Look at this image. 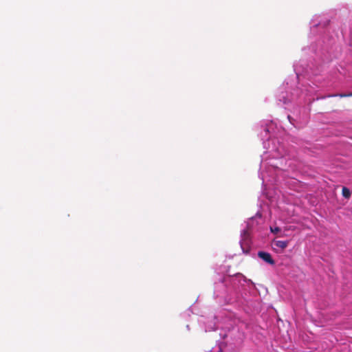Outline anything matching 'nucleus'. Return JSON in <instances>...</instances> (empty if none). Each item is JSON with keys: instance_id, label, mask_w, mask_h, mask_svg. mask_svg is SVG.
Wrapping results in <instances>:
<instances>
[{"instance_id": "f257e3e1", "label": "nucleus", "mask_w": 352, "mask_h": 352, "mask_svg": "<svg viewBox=\"0 0 352 352\" xmlns=\"http://www.w3.org/2000/svg\"><path fill=\"white\" fill-rule=\"evenodd\" d=\"M258 256L270 265H273L275 264L274 260L272 258L271 254L268 252L260 251L258 252Z\"/></svg>"}, {"instance_id": "f03ea898", "label": "nucleus", "mask_w": 352, "mask_h": 352, "mask_svg": "<svg viewBox=\"0 0 352 352\" xmlns=\"http://www.w3.org/2000/svg\"><path fill=\"white\" fill-rule=\"evenodd\" d=\"M272 243H273L274 245H275L276 247L280 248L282 250H285L287 247V245L289 244L288 241H276V240H274Z\"/></svg>"}, {"instance_id": "7ed1b4c3", "label": "nucleus", "mask_w": 352, "mask_h": 352, "mask_svg": "<svg viewBox=\"0 0 352 352\" xmlns=\"http://www.w3.org/2000/svg\"><path fill=\"white\" fill-rule=\"evenodd\" d=\"M342 195L346 199H349L351 195L350 190L346 187H343L342 189Z\"/></svg>"}, {"instance_id": "20e7f679", "label": "nucleus", "mask_w": 352, "mask_h": 352, "mask_svg": "<svg viewBox=\"0 0 352 352\" xmlns=\"http://www.w3.org/2000/svg\"><path fill=\"white\" fill-rule=\"evenodd\" d=\"M270 231L274 234H278L279 232H280L281 230L280 228L278 227H270Z\"/></svg>"}, {"instance_id": "39448f33", "label": "nucleus", "mask_w": 352, "mask_h": 352, "mask_svg": "<svg viewBox=\"0 0 352 352\" xmlns=\"http://www.w3.org/2000/svg\"><path fill=\"white\" fill-rule=\"evenodd\" d=\"M336 95H333L332 96H336ZM340 98H344V97H346V94H340L338 95Z\"/></svg>"}, {"instance_id": "423d86ee", "label": "nucleus", "mask_w": 352, "mask_h": 352, "mask_svg": "<svg viewBox=\"0 0 352 352\" xmlns=\"http://www.w3.org/2000/svg\"><path fill=\"white\" fill-rule=\"evenodd\" d=\"M346 94V97L352 96V92L349 93V94Z\"/></svg>"}]
</instances>
